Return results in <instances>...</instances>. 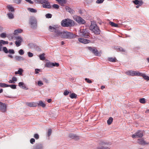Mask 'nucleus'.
Returning <instances> with one entry per match:
<instances>
[{
	"label": "nucleus",
	"instance_id": "nucleus-1",
	"mask_svg": "<svg viewBox=\"0 0 149 149\" xmlns=\"http://www.w3.org/2000/svg\"><path fill=\"white\" fill-rule=\"evenodd\" d=\"M61 25L63 27L72 26L74 25L75 22L73 20L67 18L63 20L61 22Z\"/></svg>",
	"mask_w": 149,
	"mask_h": 149
},
{
	"label": "nucleus",
	"instance_id": "nucleus-2",
	"mask_svg": "<svg viewBox=\"0 0 149 149\" xmlns=\"http://www.w3.org/2000/svg\"><path fill=\"white\" fill-rule=\"evenodd\" d=\"M89 29L95 34L98 35L100 34V30L97 25L94 23H91L89 27Z\"/></svg>",
	"mask_w": 149,
	"mask_h": 149
},
{
	"label": "nucleus",
	"instance_id": "nucleus-3",
	"mask_svg": "<svg viewBox=\"0 0 149 149\" xmlns=\"http://www.w3.org/2000/svg\"><path fill=\"white\" fill-rule=\"evenodd\" d=\"M29 24H31V27L33 29H35L36 28L37 20L34 17H31L29 20Z\"/></svg>",
	"mask_w": 149,
	"mask_h": 149
},
{
	"label": "nucleus",
	"instance_id": "nucleus-4",
	"mask_svg": "<svg viewBox=\"0 0 149 149\" xmlns=\"http://www.w3.org/2000/svg\"><path fill=\"white\" fill-rule=\"evenodd\" d=\"M79 34L81 37L88 38L90 35L89 29H85L81 30Z\"/></svg>",
	"mask_w": 149,
	"mask_h": 149
},
{
	"label": "nucleus",
	"instance_id": "nucleus-5",
	"mask_svg": "<svg viewBox=\"0 0 149 149\" xmlns=\"http://www.w3.org/2000/svg\"><path fill=\"white\" fill-rule=\"evenodd\" d=\"M143 135V132L142 130H138L135 133L132 135V137L133 139L141 138Z\"/></svg>",
	"mask_w": 149,
	"mask_h": 149
},
{
	"label": "nucleus",
	"instance_id": "nucleus-6",
	"mask_svg": "<svg viewBox=\"0 0 149 149\" xmlns=\"http://www.w3.org/2000/svg\"><path fill=\"white\" fill-rule=\"evenodd\" d=\"M74 19L80 24H84L86 23L85 21L81 17L77 15L73 17Z\"/></svg>",
	"mask_w": 149,
	"mask_h": 149
},
{
	"label": "nucleus",
	"instance_id": "nucleus-7",
	"mask_svg": "<svg viewBox=\"0 0 149 149\" xmlns=\"http://www.w3.org/2000/svg\"><path fill=\"white\" fill-rule=\"evenodd\" d=\"M125 74L127 75L132 76H139L140 72L139 71L130 70L126 72Z\"/></svg>",
	"mask_w": 149,
	"mask_h": 149
},
{
	"label": "nucleus",
	"instance_id": "nucleus-8",
	"mask_svg": "<svg viewBox=\"0 0 149 149\" xmlns=\"http://www.w3.org/2000/svg\"><path fill=\"white\" fill-rule=\"evenodd\" d=\"M87 48L92 53L95 54V56H99L100 55L98 51L95 47H88Z\"/></svg>",
	"mask_w": 149,
	"mask_h": 149
},
{
	"label": "nucleus",
	"instance_id": "nucleus-9",
	"mask_svg": "<svg viewBox=\"0 0 149 149\" xmlns=\"http://www.w3.org/2000/svg\"><path fill=\"white\" fill-rule=\"evenodd\" d=\"M15 38L17 40L15 42V44L17 47H19L21 45V43L23 41V39L20 36H16Z\"/></svg>",
	"mask_w": 149,
	"mask_h": 149
},
{
	"label": "nucleus",
	"instance_id": "nucleus-10",
	"mask_svg": "<svg viewBox=\"0 0 149 149\" xmlns=\"http://www.w3.org/2000/svg\"><path fill=\"white\" fill-rule=\"evenodd\" d=\"M0 111L3 113H4L7 111V106L5 103H3L0 101Z\"/></svg>",
	"mask_w": 149,
	"mask_h": 149
},
{
	"label": "nucleus",
	"instance_id": "nucleus-11",
	"mask_svg": "<svg viewBox=\"0 0 149 149\" xmlns=\"http://www.w3.org/2000/svg\"><path fill=\"white\" fill-rule=\"evenodd\" d=\"M68 136L70 138L72 139L77 140L81 139L80 137L79 136L75 134H74L72 133H70L69 134Z\"/></svg>",
	"mask_w": 149,
	"mask_h": 149
},
{
	"label": "nucleus",
	"instance_id": "nucleus-12",
	"mask_svg": "<svg viewBox=\"0 0 149 149\" xmlns=\"http://www.w3.org/2000/svg\"><path fill=\"white\" fill-rule=\"evenodd\" d=\"M107 144L102 142L100 144V146L98 147V149H110L109 148L106 146Z\"/></svg>",
	"mask_w": 149,
	"mask_h": 149
},
{
	"label": "nucleus",
	"instance_id": "nucleus-13",
	"mask_svg": "<svg viewBox=\"0 0 149 149\" xmlns=\"http://www.w3.org/2000/svg\"><path fill=\"white\" fill-rule=\"evenodd\" d=\"M67 39H72L75 38L76 35L72 32H68Z\"/></svg>",
	"mask_w": 149,
	"mask_h": 149
},
{
	"label": "nucleus",
	"instance_id": "nucleus-14",
	"mask_svg": "<svg viewBox=\"0 0 149 149\" xmlns=\"http://www.w3.org/2000/svg\"><path fill=\"white\" fill-rule=\"evenodd\" d=\"M44 3L42 5V7L43 8L48 9L52 8V6L51 5L49 2L46 1V2Z\"/></svg>",
	"mask_w": 149,
	"mask_h": 149
},
{
	"label": "nucleus",
	"instance_id": "nucleus-15",
	"mask_svg": "<svg viewBox=\"0 0 149 149\" xmlns=\"http://www.w3.org/2000/svg\"><path fill=\"white\" fill-rule=\"evenodd\" d=\"M78 41L80 42L85 44H87L88 43L90 42V40H89L82 38H79Z\"/></svg>",
	"mask_w": 149,
	"mask_h": 149
},
{
	"label": "nucleus",
	"instance_id": "nucleus-16",
	"mask_svg": "<svg viewBox=\"0 0 149 149\" xmlns=\"http://www.w3.org/2000/svg\"><path fill=\"white\" fill-rule=\"evenodd\" d=\"M55 33L54 36L55 37H61L62 32L61 31L58 29H56L54 31Z\"/></svg>",
	"mask_w": 149,
	"mask_h": 149
},
{
	"label": "nucleus",
	"instance_id": "nucleus-17",
	"mask_svg": "<svg viewBox=\"0 0 149 149\" xmlns=\"http://www.w3.org/2000/svg\"><path fill=\"white\" fill-rule=\"evenodd\" d=\"M18 86L21 88L25 90H28V88L26 86V85L23 82H20L18 84Z\"/></svg>",
	"mask_w": 149,
	"mask_h": 149
},
{
	"label": "nucleus",
	"instance_id": "nucleus-18",
	"mask_svg": "<svg viewBox=\"0 0 149 149\" xmlns=\"http://www.w3.org/2000/svg\"><path fill=\"white\" fill-rule=\"evenodd\" d=\"M26 104L27 105L30 107H35L37 106L38 103L35 102H26Z\"/></svg>",
	"mask_w": 149,
	"mask_h": 149
},
{
	"label": "nucleus",
	"instance_id": "nucleus-19",
	"mask_svg": "<svg viewBox=\"0 0 149 149\" xmlns=\"http://www.w3.org/2000/svg\"><path fill=\"white\" fill-rule=\"evenodd\" d=\"M132 2L134 4L136 5H141L143 3L142 0L139 1V0H135L133 1Z\"/></svg>",
	"mask_w": 149,
	"mask_h": 149
},
{
	"label": "nucleus",
	"instance_id": "nucleus-20",
	"mask_svg": "<svg viewBox=\"0 0 149 149\" xmlns=\"http://www.w3.org/2000/svg\"><path fill=\"white\" fill-rule=\"evenodd\" d=\"M68 31H64L62 32L61 37L62 38L67 39L66 37H67Z\"/></svg>",
	"mask_w": 149,
	"mask_h": 149
},
{
	"label": "nucleus",
	"instance_id": "nucleus-21",
	"mask_svg": "<svg viewBox=\"0 0 149 149\" xmlns=\"http://www.w3.org/2000/svg\"><path fill=\"white\" fill-rule=\"evenodd\" d=\"M139 76L142 77L145 79L149 80V77L146 75L145 74L140 72Z\"/></svg>",
	"mask_w": 149,
	"mask_h": 149
},
{
	"label": "nucleus",
	"instance_id": "nucleus-22",
	"mask_svg": "<svg viewBox=\"0 0 149 149\" xmlns=\"http://www.w3.org/2000/svg\"><path fill=\"white\" fill-rule=\"evenodd\" d=\"M138 143L141 145H145L148 144L149 143V142H146L145 140H138Z\"/></svg>",
	"mask_w": 149,
	"mask_h": 149
},
{
	"label": "nucleus",
	"instance_id": "nucleus-23",
	"mask_svg": "<svg viewBox=\"0 0 149 149\" xmlns=\"http://www.w3.org/2000/svg\"><path fill=\"white\" fill-rule=\"evenodd\" d=\"M52 63L50 62H47L45 65V67H46L50 68H52Z\"/></svg>",
	"mask_w": 149,
	"mask_h": 149
},
{
	"label": "nucleus",
	"instance_id": "nucleus-24",
	"mask_svg": "<svg viewBox=\"0 0 149 149\" xmlns=\"http://www.w3.org/2000/svg\"><path fill=\"white\" fill-rule=\"evenodd\" d=\"M15 59L17 61H23L24 60V58L20 56H16L15 57Z\"/></svg>",
	"mask_w": 149,
	"mask_h": 149
},
{
	"label": "nucleus",
	"instance_id": "nucleus-25",
	"mask_svg": "<svg viewBox=\"0 0 149 149\" xmlns=\"http://www.w3.org/2000/svg\"><path fill=\"white\" fill-rule=\"evenodd\" d=\"M22 30L21 29H17L15 30L14 31V34L15 35H17L19 33L22 32Z\"/></svg>",
	"mask_w": 149,
	"mask_h": 149
},
{
	"label": "nucleus",
	"instance_id": "nucleus-26",
	"mask_svg": "<svg viewBox=\"0 0 149 149\" xmlns=\"http://www.w3.org/2000/svg\"><path fill=\"white\" fill-rule=\"evenodd\" d=\"M116 49L117 51H119L120 52H125V50L120 47H117L116 48Z\"/></svg>",
	"mask_w": 149,
	"mask_h": 149
},
{
	"label": "nucleus",
	"instance_id": "nucleus-27",
	"mask_svg": "<svg viewBox=\"0 0 149 149\" xmlns=\"http://www.w3.org/2000/svg\"><path fill=\"white\" fill-rule=\"evenodd\" d=\"M108 60L109 61L112 62H116L117 60L116 58L109 57L108 58Z\"/></svg>",
	"mask_w": 149,
	"mask_h": 149
},
{
	"label": "nucleus",
	"instance_id": "nucleus-28",
	"mask_svg": "<svg viewBox=\"0 0 149 149\" xmlns=\"http://www.w3.org/2000/svg\"><path fill=\"white\" fill-rule=\"evenodd\" d=\"M109 24L112 26L115 27H118V24L115 23H114L110 21L109 22Z\"/></svg>",
	"mask_w": 149,
	"mask_h": 149
},
{
	"label": "nucleus",
	"instance_id": "nucleus-29",
	"mask_svg": "<svg viewBox=\"0 0 149 149\" xmlns=\"http://www.w3.org/2000/svg\"><path fill=\"white\" fill-rule=\"evenodd\" d=\"M113 118L111 117H110L107 121V123L108 125H110L112 123Z\"/></svg>",
	"mask_w": 149,
	"mask_h": 149
},
{
	"label": "nucleus",
	"instance_id": "nucleus-30",
	"mask_svg": "<svg viewBox=\"0 0 149 149\" xmlns=\"http://www.w3.org/2000/svg\"><path fill=\"white\" fill-rule=\"evenodd\" d=\"M45 54L44 53H42V54L40 55L39 56V57L40 60H44L45 58Z\"/></svg>",
	"mask_w": 149,
	"mask_h": 149
},
{
	"label": "nucleus",
	"instance_id": "nucleus-31",
	"mask_svg": "<svg viewBox=\"0 0 149 149\" xmlns=\"http://www.w3.org/2000/svg\"><path fill=\"white\" fill-rule=\"evenodd\" d=\"M38 105L39 106H42L43 107L45 106V104L42 101H39V103H38Z\"/></svg>",
	"mask_w": 149,
	"mask_h": 149
},
{
	"label": "nucleus",
	"instance_id": "nucleus-32",
	"mask_svg": "<svg viewBox=\"0 0 149 149\" xmlns=\"http://www.w3.org/2000/svg\"><path fill=\"white\" fill-rule=\"evenodd\" d=\"M28 10L31 13H36L37 12L36 10L32 8H28Z\"/></svg>",
	"mask_w": 149,
	"mask_h": 149
},
{
	"label": "nucleus",
	"instance_id": "nucleus-33",
	"mask_svg": "<svg viewBox=\"0 0 149 149\" xmlns=\"http://www.w3.org/2000/svg\"><path fill=\"white\" fill-rule=\"evenodd\" d=\"M8 18L10 19H12L14 18V16L13 14L11 13H9L7 14Z\"/></svg>",
	"mask_w": 149,
	"mask_h": 149
},
{
	"label": "nucleus",
	"instance_id": "nucleus-34",
	"mask_svg": "<svg viewBox=\"0 0 149 149\" xmlns=\"http://www.w3.org/2000/svg\"><path fill=\"white\" fill-rule=\"evenodd\" d=\"M52 8L56 9H58L59 8V6L58 4H54L52 6Z\"/></svg>",
	"mask_w": 149,
	"mask_h": 149
},
{
	"label": "nucleus",
	"instance_id": "nucleus-35",
	"mask_svg": "<svg viewBox=\"0 0 149 149\" xmlns=\"http://www.w3.org/2000/svg\"><path fill=\"white\" fill-rule=\"evenodd\" d=\"M0 43L2 45H6V44H8V41H5L3 40H0Z\"/></svg>",
	"mask_w": 149,
	"mask_h": 149
},
{
	"label": "nucleus",
	"instance_id": "nucleus-36",
	"mask_svg": "<svg viewBox=\"0 0 149 149\" xmlns=\"http://www.w3.org/2000/svg\"><path fill=\"white\" fill-rule=\"evenodd\" d=\"M0 87H8V85L5 83H0Z\"/></svg>",
	"mask_w": 149,
	"mask_h": 149
},
{
	"label": "nucleus",
	"instance_id": "nucleus-37",
	"mask_svg": "<svg viewBox=\"0 0 149 149\" xmlns=\"http://www.w3.org/2000/svg\"><path fill=\"white\" fill-rule=\"evenodd\" d=\"M70 97L72 99L76 98L77 97V95L74 93H72Z\"/></svg>",
	"mask_w": 149,
	"mask_h": 149
},
{
	"label": "nucleus",
	"instance_id": "nucleus-38",
	"mask_svg": "<svg viewBox=\"0 0 149 149\" xmlns=\"http://www.w3.org/2000/svg\"><path fill=\"white\" fill-rule=\"evenodd\" d=\"M65 8L68 12L70 13H72V9L69 7L68 6H66L65 7Z\"/></svg>",
	"mask_w": 149,
	"mask_h": 149
},
{
	"label": "nucleus",
	"instance_id": "nucleus-39",
	"mask_svg": "<svg viewBox=\"0 0 149 149\" xmlns=\"http://www.w3.org/2000/svg\"><path fill=\"white\" fill-rule=\"evenodd\" d=\"M39 3L43 4L46 2V0H36Z\"/></svg>",
	"mask_w": 149,
	"mask_h": 149
},
{
	"label": "nucleus",
	"instance_id": "nucleus-40",
	"mask_svg": "<svg viewBox=\"0 0 149 149\" xmlns=\"http://www.w3.org/2000/svg\"><path fill=\"white\" fill-rule=\"evenodd\" d=\"M6 34L4 33H2L0 34V37L3 38H5L6 37Z\"/></svg>",
	"mask_w": 149,
	"mask_h": 149
},
{
	"label": "nucleus",
	"instance_id": "nucleus-41",
	"mask_svg": "<svg viewBox=\"0 0 149 149\" xmlns=\"http://www.w3.org/2000/svg\"><path fill=\"white\" fill-rule=\"evenodd\" d=\"M8 87H10L11 88L13 89H15L16 88V86L15 84H13L11 85H8Z\"/></svg>",
	"mask_w": 149,
	"mask_h": 149
},
{
	"label": "nucleus",
	"instance_id": "nucleus-42",
	"mask_svg": "<svg viewBox=\"0 0 149 149\" xmlns=\"http://www.w3.org/2000/svg\"><path fill=\"white\" fill-rule=\"evenodd\" d=\"M49 29L50 30V31L52 32H54L56 29L50 26H49Z\"/></svg>",
	"mask_w": 149,
	"mask_h": 149
},
{
	"label": "nucleus",
	"instance_id": "nucleus-43",
	"mask_svg": "<svg viewBox=\"0 0 149 149\" xmlns=\"http://www.w3.org/2000/svg\"><path fill=\"white\" fill-rule=\"evenodd\" d=\"M52 16V15L50 13H47L45 15V17L47 18H50Z\"/></svg>",
	"mask_w": 149,
	"mask_h": 149
},
{
	"label": "nucleus",
	"instance_id": "nucleus-44",
	"mask_svg": "<svg viewBox=\"0 0 149 149\" xmlns=\"http://www.w3.org/2000/svg\"><path fill=\"white\" fill-rule=\"evenodd\" d=\"M3 50L4 52L6 54L8 53V50L6 47H3Z\"/></svg>",
	"mask_w": 149,
	"mask_h": 149
},
{
	"label": "nucleus",
	"instance_id": "nucleus-45",
	"mask_svg": "<svg viewBox=\"0 0 149 149\" xmlns=\"http://www.w3.org/2000/svg\"><path fill=\"white\" fill-rule=\"evenodd\" d=\"M52 133V130L51 129H49L47 133V136L48 137L50 136Z\"/></svg>",
	"mask_w": 149,
	"mask_h": 149
},
{
	"label": "nucleus",
	"instance_id": "nucleus-46",
	"mask_svg": "<svg viewBox=\"0 0 149 149\" xmlns=\"http://www.w3.org/2000/svg\"><path fill=\"white\" fill-rule=\"evenodd\" d=\"M139 102L141 103H145V98H142L139 99Z\"/></svg>",
	"mask_w": 149,
	"mask_h": 149
},
{
	"label": "nucleus",
	"instance_id": "nucleus-47",
	"mask_svg": "<svg viewBox=\"0 0 149 149\" xmlns=\"http://www.w3.org/2000/svg\"><path fill=\"white\" fill-rule=\"evenodd\" d=\"M58 2L61 4L65 3L66 2L65 0H59Z\"/></svg>",
	"mask_w": 149,
	"mask_h": 149
},
{
	"label": "nucleus",
	"instance_id": "nucleus-48",
	"mask_svg": "<svg viewBox=\"0 0 149 149\" xmlns=\"http://www.w3.org/2000/svg\"><path fill=\"white\" fill-rule=\"evenodd\" d=\"M21 55H22L24 54V52L22 49H20L18 52Z\"/></svg>",
	"mask_w": 149,
	"mask_h": 149
},
{
	"label": "nucleus",
	"instance_id": "nucleus-49",
	"mask_svg": "<svg viewBox=\"0 0 149 149\" xmlns=\"http://www.w3.org/2000/svg\"><path fill=\"white\" fill-rule=\"evenodd\" d=\"M8 53L12 54H14L15 53L14 50L13 49H9L8 50Z\"/></svg>",
	"mask_w": 149,
	"mask_h": 149
},
{
	"label": "nucleus",
	"instance_id": "nucleus-50",
	"mask_svg": "<svg viewBox=\"0 0 149 149\" xmlns=\"http://www.w3.org/2000/svg\"><path fill=\"white\" fill-rule=\"evenodd\" d=\"M23 71V70L21 68H19L18 70V74H19L20 75H21L22 74V72Z\"/></svg>",
	"mask_w": 149,
	"mask_h": 149
},
{
	"label": "nucleus",
	"instance_id": "nucleus-51",
	"mask_svg": "<svg viewBox=\"0 0 149 149\" xmlns=\"http://www.w3.org/2000/svg\"><path fill=\"white\" fill-rule=\"evenodd\" d=\"M8 9L10 10L11 12H14V9L12 6H9L8 7Z\"/></svg>",
	"mask_w": 149,
	"mask_h": 149
},
{
	"label": "nucleus",
	"instance_id": "nucleus-52",
	"mask_svg": "<svg viewBox=\"0 0 149 149\" xmlns=\"http://www.w3.org/2000/svg\"><path fill=\"white\" fill-rule=\"evenodd\" d=\"M104 0H97L96 2L98 4H101L103 3Z\"/></svg>",
	"mask_w": 149,
	"mask_h": 149
},
{
	"label": "nucleus",
	"instance_id": "nucleus-53",
	"mask_svg": "<svg viewBox=\"0 0 149 149\" xmlns=\"http://www.w3.org/2000/svg\"><path fill=\"white\" fill-rule=\"evenodd\" d=\"M53 67L56 66V67H58L59 66V64L58 63H52Z\"/></svg>",
	"mask_w": 149,
	"mask_h": 149
},
{
	"label": "nucleus",
	"instance_id": "nucleus-54",
	"mask_svg": "<svg viewBox=\"0 0 149 149\" xmlns=\"http://www.w3.org/2000/svg\"><path fill=\"white\" fill-rule=\"evenodd\" d=\"M13 1L15 3L19 4L21 2V0H13Z\"/></svg>",
	"mask_w": 149,
	"mask_h": 149
},
{
	"label": "nucleus",
	"instance_id": "nucleus-55",
	"mask_svg": "<svg viewBox=\"0 0 149 149\" xmlns=\"http://www.w3.org/2000/svg\"><path fill=\"white\" fill-rule=\"evenodd\" d=\"M28 56L29 57H33V54L30 52H28Z\"/></svg>",
	"mask_w": 149,
	"mask_h": 149
},
{
	"label": "nucleus",
	"instance_id": "nucleus-56",
	"mask_svg": "<svg viewBox=\"0 0 149 149\" xmlns=\"http://www.w3.org/2000/svg\"><path fill=\"white\" fill-rule=\"evenodd\" d=\"M85 80L86 82L89 83H91L92 82L91 80H90L89 79L87 78H85Z\"/></svg>",
	"mask_w": 149,
	"mask_h": 149
},
{
	"label": "nucleus",
	"instance_id": "nucleus-57",
	"mask_svg": "<svg viewBox=\"0 0 149 149\" xmlns=\"http://www.w3.org/2000/svg\"><path fill=\"white\" fill-rule=\"evenodd\" d=\"M34 137L36 139H39V135L37 134H35L34 135Z\"/></svg>",
	"mask_w": 149,
	"mask_h": 149
},
{
	"label": "nucleus",
	"instance_id": "nucleus-58",
	"mask_svg": "<svg viewBox=\"0 0 149 149\" xmlns=\"http://www.w3.org/2000/svg\"><path fill=\"white\" fill-rule=\"evenodd\" d=\"M69 93V92L68 91H67V90H66L65 91L64 93L63 94L64 95L66 96L68 95Z\"/></svg>",
	"mask_w": 149,
	"mask_h": 149
},
{
	"label": "nucleus",
	"instance_id": "nucleus-59",
	"mask_svg": "<svg viewBox=\"0 0 149 149\" xmlns=\"http://www.w3.org/2000/svg\"><path fill=\"white\" fill-rule=\"evenodd\" d=\"M38 84L39 86H41L43 84L42 82L41 81H38Z\"/></svg>",
	"mask_w": 149,
	"mask_h": 149
},
{
	"label": "nucleus",
	"instance_id": "nucleus-60",
	"mask_svg": "<svg viewBox=\"0 0 149 149\" xmlns=\"http://www.w3.org/2000/svg\"><path fill=\"white\" fill-rule=\"evenodd\" d=\"M12 79L13 80L14 82L16 81L17 80V79L16 77H13Z\"/></svg>",
	"mask_w": 149,
	"mask_h": 149
},
{
	"label": "nucleus",
	"instance_id": "nucleus-61",
	"mask_svg": "<svg viewBox=\"0 0 149 149\" xmlns=\"http://www.w3.org/2000/svg\"><path fill=\"white\" fill-rule=\"evenodd\" d=\"M42 147L41 146V145H40V146H39L38 147V146H36V148L35 149H42Z\"/></svg>",
	"mask_w": 149,
	"mask_h": 149
},
{
	"label": "nucleus",
	"instance_id": "nucleus-62",
	"mask_svg": "<svg viewBox=\"0 0 149 149\" xmlns=\"http://www.w3.org/2000/svg\"><path fill=\"white\" fill-rule=\"evenodd\" d=\"M35 73L36 74H38L39 73L38 71H40V70L39 69H36L35 70Z\"/></svg>",
	"mask_w": 149,
	"mask_h": 149
},
{
	"label": "nucleus",
	"instance_id": "nucleus-63",
	"mask_svg": "<svg viewBox=\"0 0 149 149\" xmlns=\"http://www.w3.org/2000/svg\"><path fill=\"white\" fill-rule=\"evenodd\" d=\"M27 2H28L29 3L31 4H33V2L31 1V0H25Z\"/></svg>",
	"mask_w": 149,
	"mask_h": 149
},
{
	"label": "nucleus",
	"instance_id": "nucleus-64",
	"mask_svg": "<svg viewBox=\"0 0 149 149\" xmlns=\"http://www.w3.org/2000/svg\"><path fill=\"white\" fill-rule=\"evenodd\" d=\"M43 81L45 82H46V83H49V81H48V80L46 79V78H44L43 79Z\"/></svg>",
	"mask_w": 149,
	"mask_h": 149
}]
</instances>
